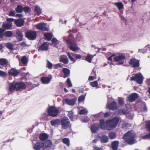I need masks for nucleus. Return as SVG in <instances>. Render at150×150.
<instances>
[{"instance_id": "f257e3e1", "label": "nucleus", "mask_w": 150, "mask_h": 150, "mask_svg": "<svg viewBox=\"0 0 150 150\" xmlns=\"http://www.w3.org/2000/svg\"><path fill=\"white\" fill-rule=\"evenodd\" d=\"M52 142L47 140L44 142H38L33 144V148L35 150H44L51 147Z\"/></svg>"}, {"instance_id": "f03ea898", "label": "nucleus", "mask_w": 150, "mask_h": 150, "mask_svg": "<svg viewBox=\"0 0 150 150\" xmlns=\"http://www.w3.org/2000/svg\"><path fill=\"white\" fill-rule=\"evenodd\" d=\"M123 138L129 144H132L136 142L134 139L135 134L133 131L127 132L124 135Z\"/></svg>"}, {"instance_id": "7ed1b4c3", "label": "nucleus", "mask_w": 150, "mask_h": 150, "mask_svg": "<svg viewBox=\"0 0 150 150\" xmlns=\"http://www.w3.org/2000/svg\"><path fill=\"white\" fill-rule=\"evenodd\" d=\"M119 120L118 117H115L112 119L108 120L106 122V129L111 130L117 126Z\"/></svg>"}, {"instance_id": "20e7f679", "label": "nucleus", "mask_w": 150, "mask_h": 150, "mask_svg": "<svg viewBox=\"0 0 150 150\" xmlns=\"http://www.w3.org/2000/svg\"><path fill=\"white\" fill-rule=\"evenodd\" d=\"M72 35L70 34L69 36V38L67 40V44L69 46V48L71 50L75 52L76 50H79V47L77 46L76 42L71 39V38H69L70 36H71Z\"/></svg>"}, {"instance_id": "39448f33", "label": "nucleus", "mask_w": 150, "mask_h": 150, "mask_svg": "<svg viewBox=\"0 0 150 150\" xmlns=\"http://www.w3.org/2000/svg\"><path fill=\"white\" fill-rule=\"evenodd\" d=\"M143 77L140 73H139L135 75L134 76L131 77V81H135L139 84L142 83L143 80Z\"/></svg>"}, {"instance_id": "423d86ee", "label": "nucleus", "mask_w": 150, "mask_h": 150, "mask_svg": "<svg viewBox=\"0 0 150 150\" xmlns=\"http://www.w3.org/2000/svg\"><path fill=\"white\" fill-rule=\"evenodd\" d=\"M60 123L62 127L64 129H67L71 127L70 122L68 118L66 117H65L62 119Z\"/></svg>"}, {"instance_id": "0eeeda50", "label": "nucleus", "mask_w": 150, "mask_h": 150, "mask_svg": "<svg viewBox=\"0 0 150 150\" xmlns=\"http://www.w3.org/2000/svg\"><path fill=\"white\" fill-rule=\"evenodd\" d=\"M47 112L49 116L55 117L58 114L59 110L57 108L51 106L48 109Z\"/></svg>"}, {"instance_id": "6e6552de", "label": "nucleus", "mask_w": 150, "mask_h": 150, "mask_svg": "<svg viewBox=\"0 0 150 150\" xmlns=\"http://www.w3.org/2000/svg\"><path fill=\"white\" fill-rule=\"evenodd\" d=\"M125 59V57L123 55H118L114 58V60L116 62H118L117 64H123Z\"/></svg>"}, {"instance_id": "1a4fd4ad", "label": "nucleus", "mask_w": 150, "mask_h": 150, "mask_svg": "<svg viewBox=\"0 0 150 150\" xmlns=\"http://www.w3.org/2000/svg\"><path fill=\"white\" fill-rule=\"evenodd\" d=\"M36 32L32 31L28 32L25 34L26 37L30 40L35 39L36 38Z\"/></svg>"}, {"instance_id": "9d476101", "label": "nucleus", "mask_w": 150, "mask_h": 150, "mask_svg": "<svg viewBox=\"0 0 150 150\" xmlns=\"http://www.w3.org/2000/svg\"><path fill=\"white\" fill-rule=\"evenodd\" d=\"M129 64L133 68L137 67L139 65V60L134 58L130 60Z\"/></svg>"}, {"instance_id": "9b49d317", "label": "nucleus", "mask_w": 150, "mask_h": 150, "mask_svg": "<svg viewBox=\"0 0 150 150\" xmlns=\"http://www.w3.org/2000/svg\"><path fill=\"white\" fill-rule=\"evenodd\" d=\"M37 28L43 31H48V29L46 27V24L44 23H41L35 25Z\"/></svg>"}, {"instance_id": "f8f14e48", "label": "nucleus", "mask_w": 150, "mask_h": 150, "mask_svg": "<svg viewBox=\"0 0 150 150\" xmlns=\"http://www.w3.org/2000/svg\"><path fill=\"white\" fill-rule=\"evenodd\" d=\"M52 78L51 75L47 77H43L41 78V81L42 83L45 84L49 83Z\"/></svg>"}, {"instance_id": "ddd939ff", "label": "nucleus", "mask_w": 150, "mask_h": 150, "mask_svg": "<svg viewBox=\"0 0 150 150\" xmlns=\"http://www.w3.org/2000/svg\"><path fill=\"white\" fill-rule=\"evenodd\" d=\"M76 98H73L70 99L68 98H66L64 101L66 103L71 106L74 105L76 102Z\"/></svg>"}, {"instance_id": "4468645a", "label": "nucleus", "mask_w": 150, "mask_h": 150, "mask_svg": "<svg viewBox=\"0 0 150 150\" xmlns=\"http://www.w3.org/2000/svg\"><path fill=\"white\" fill-rule=\"evenodd\" d=\"M59 61L65 64L69 63V60L67 56L65 55H61L59 57Z\"/></svg>"}, {"instance_id": "2eb2a0df", "label": "nucleus", "mask_w": 150, "mask_h": 150, "mask_svg": "<svg viewBox=\"0 0 150 150\" xmlns=\"http://www.w3.org/2000/svg\"><path fill=\"white\" fill-rule=\"evenodd\" d=\"M138 97V95L137 93H133L129 95L128 98V100L130 102H133Z\"/></svg>"}, {"instance_id": "dca6fc26", "label": "nucleus", "mask_w": 150, "mask_h": 150, "mask_svg": "<svg viewBox=\"0 0 150 150\" xmlns=\"http://www.w3.org/2000/svg\"><path fill=\"white\" fill-rule=\"evenodd\" d=\"M16 90H20L25 89L26 85L23 83L20 82L16 83Z\"/></svg>"}, {"instance_id": "f3484780", "label": "nucleus", "mask_w": 150, "mask_h": 150, "mask_svg": "<svg viewBox=\"0 0 150 150\" xmlns=\"http://www.w3.org/2000/svg\"><path fill=\"white\" fill-rule=\"evenodd\" d=\"M108 107L110 110H113L117 109V104L115 102L113 101L112 103L109 104L108 105Z\"/></svg>"}, {"instance_id": "a211bd4d", "label": "nucleus", "mask_w": 150, "mask_h": 150, "mask_svg": "<svg viewBox=\"0 0 150 150\" xmlns=\"http://www.w3.org/2000/svg\"><path fill=\"white\" fill-rule=\"evenodd\" d=\"M19 73V71L15 68L11 69L9 71V74L13 76H17Z\"/></svg>"}, {"instance_id": "6ab92c4d", "label": "nucleus", "mask_w": 150, "mask_h": 150, "mask_svg": "<svg viewBox=\"0 0 150 150\" xmlns=\"http://www.w3.org/2000/svg\"><path fill=\"white\" fill-rule=\"evenodd\" d=\"M48 45L47 42L44 43L39 48L38 50H45L48 49Z\"/></svg>"}, {"instance_id": "aec40b11", "label": "nucleus", "mask_w": 150, "mask_h": 150, "mask_svg": "<svg viewBox=\"0 0 150 150\" xmlns=\"http://www.w3.org/2000/svg\"><path fill=\"white\" fill-rule=\"evenodd\" d=\"M99 127V125L98 123L95 124L93 125L91 127V130L93 133L96 132Z\"/></svg>"}, {"instance_id": "412c9836", "label": "nucleus", "mask_w": 150, "mask_h": 150, "mask_svg": "<svg viewBox=\"0 0 150 150\" xmlns=\"http://www.w3.org/2000/svg\"><path fill=\"white\" fill-rule=\"evenodd\" d=\"M15 24L18 27H21L24 24V21L22 19H17L15 21Z\"/></svg>"}, {"instance_id": "4be33fe9", "label": "nucleus", "mask_w": 150, "mask_h": 150, "mask_svg": "<svg viewBox=\"0 0 150 150\" xmlns=\"http://www.w3.org/2000/svg\"><path fill=\"white\" fill-rule=\"evenodd\" d=\"M119 142L115 141L112 142L111 143L112 148L113 150H117L118 147Z\"/></svg>"}, {"instance_id": "5701e85b", "label": "nucleus", "mask_w": 150, "mask_h": 150, "mask_svg": "<svg viewBox=\"0 0 150 150\" xmlns=\"http://www.w3.org/2000/svg\"><path fill=\"white\" fill-rule=\"evenodd\" d=\"M62 71L64 74V77L66 78L69 76L70 71L69 69L67 68H64Z\"/></svg>"}, {"instance_id": "b1692460", "label": "nucleus", "mask_w": 150, "mask_h": 150, "mask_svg": "<svg viewBox=\"0 0 150 150\" xmlns=\"http://www.w3.org/2000/svg\"><path fill=\"white\" fill-rule=\"evenodd\" d=\"M101 142L103 143H106L108 141V138L107 136L105 135L102 136L100 137Z\"/></svg>"}, {"instance_id": "393cba45", "label": "nucleus", "mask_w": 150, "mask_h": 150, "mask_svg": "<svg viewBox=\"0 0 150 150\" xmlns=\"http://www.w3.org/2000/svg\"><path fill=\"white\" fill-rule=\"evenodd\" d=\"M7 60L4 58L0 59V65L4 66H7L8 65Z\"/></svg>"}, {"instance_id": "a878e982", "label": "nucleus", "mask_w": 150, "mask_h": 150, "mask_svg": "<svg viewBox=\"0 0 150 150\" xmlns=\"http://www.w3.org/2000/svg\"><path fill=\"white\" fill-rule=\"evenodd\" d=\"M34 10L35 13L38 15H39L42 13V9L38 6L35 7Z\"/></svg>"}, {"instance_id": "bb28decb", "label": "nucleus", "mask_w": 150, "mask_h": 150, "mask_svg": "<svg viewBox=\"0 0 150 150\" xmlns=\"http://www.w3.org/2000/svg\"><path fill=\"white\" fill-rule=\"evenodd\" d=\"M60 121L59 119H56L54 120L51 121L50 122L51 125L52 126H55L59 125Z\"/></svg>"}, {"instance_id": "cd10ccee", "label": "nucleus", "mask_w": 150, "mask_h": 150, "mask_svg": "<svg viewBox=\"0 0 150 150\" xmlns=\"http://www.w3.org/2000/svg\"><path fill=\"white\" fill-rule=\"evenodd\" d=\"M39 137L41 140L43 141L48 138V135L46 133H42L40 135Z\"/></svg>"}, {"instance_id": "c85d7f7f", "label": "nucleus", "mask_w": 150, "mask_h": 150, "mask_svg": "<svg viewBox=\"0 0 150 150\" xmlns=\"http://www.w3.org/2000/svg\"><path fill=\"white\" fill-rule=\"evenodd\" d=\"M114 4L115 6L119 10H120L123 8V4L121 2H118L114 3Z\"/></svg>"}, {"instance_id": "c756f323", "label": "nucleus", "mask_w": 150, "mask_h": 150, "mask_svg": "<svg viewBox=\"0 0 150 150\" xmlns=\"http://www.w3.org/2000/svg\"><path fill=\"white\" fill-rule=\"evenodd\" d=\"M12 26V24L10 23H4L3 24V28L5 29H8Z\"/></svg>"}, {"instance_id": "7c9ffc66", "label": "nucleus", "mask_w": 150, "mask_h": 150, "mask_svg": "<svg viewBox=\"0 0 150 150\" xmlns=\"http://www.w3.org/2000/svg\"><path fill=\"white\" fill-rule=\"evenodd\" d=\"M62 142L67 146H69L70 144V140L69 139L67 138H64L62 139Z\"/></svg>"}, {"instance_id": "2f4dec72", "label": "nucleus", "mask_w": 150, "mask_h": 150, "mask_svg": "<svg viewBox=\"0 0 150 150\" xmlns=\"http://www.w3.org/2000/svg\"><path fill=\"white\" fill-rule=\"evenodd\" d=\"M15 89H16V84H12L9 87V90L10 92H13Z\"/></svg>"}, {"instance_id": "473e14b6", "label": "nucleus", "mask_w": 150, "mask_h": 150, "mask_svg": "<svg viewBox=\"0 0 150 150\" xmlns=\"http://www.w3.org/2000/svg\"><path fill=\"white\" fill-rule=\"evenodd\" d=\"M44 36L48 40L50 41L53 37V35L49 33H47L44 34Z\"/></svg>"}, {"instance_id": "72a5a7b5", "label": "nucleus", "mask_w": 150, "mask_h": 150, "mask_svg": "<svg viewBox=\"0 0 150 150\" xmlns=\"http://www.w3.org/2000/svg\"><path fill=\"white\" fill-rule=\"evenodd\" d=\"M93 57V56L92 55L88 54L85 57V60L88 62H91Z\"/></svg>"}, {"instance_id": "f704fd0d", "label": "nucleus", "mask_w": 150, "mask_h": 150, "mask_svg": "<svg viewBox=\"0 0 150 150\" xmlns=\"http://www.w3.org/2000/svg\"><path fill=\"white\" fill-rule=\"evenodd\" d=\"M100 128L102 129H106V125H105V122L102 119L100 120Z\"/></svg>"}, {"instance_id": "c9c22d12", "label": "nucleus", "mask_w": 150, "mask_h": 150, "mask_svg": "<svg viewBox=\"0 0 150 150\" xmlns=\"http://www.w3.org/2000/svg\"><path fill=\"white\" fill-rule=\"evenodd\" d=\"M90 85L93 87H96V88H98V83L97 81H95L90 83Z\"/></svg>"}, {"instance_id": "e433bc0d", "label": "nucleus", "mask_w": 150, "mask_h": 150, "mask_svg": "<svg viewBox=\"0 0 150 150\" xmlns=\"http://www.w3.org/2000/svg\"><path fill=\"white\" fill-rule=\"evenodd\" d=\"M66 54L70 60L73 61L74 62H75L76 61V60L73 58L71 56V54L72 55L74 54L73 53H71V54L69 52H67Z\"/></svg>"}, {"instance_id": "4c0bfd02", "label": "nucleus", "mask_w": 150, "mask_h": 150, "mask_svg": "<svg viewBox=\"0 0 150 150\" xmlns=\"http://www.w3.org/2000/svg\"><path fill=\"white\" fill-rule=\"evenodd\" d=\"M23 7L20 5H18L15 9V11L18 13H21L23 11Z\"/></svg>"}, {"instance_id": "58836bf2", "label": "nucleus", "mask_w": 150, "mask_h": 150, "mask_svg": "<svg viewBox=\"0 0 150 150\" xmlns=\"http://www.w3.org/2000/svg\"><path fill=\"white\" fill-rule=\"evenodd\" d=\"M16 34L17 35L18 39L20 41H21L23 39V35L21 32L20 31H18Z\"/></svg>"}, {"instance_id": "ea45409f", "label": "nucleus", "mask_w": 150, "mask_h": 150, "mask_svg": "<svg viewBox=\"0 0 150 150\" xmlns=\"http://www.w3.org/2000/svg\"><path fill=\"white\" fill-rule=\"evenodd\" d=\"M28 61V58L25 56H23L21 60V62L24 64H26Z\"/></svg>"}, {"instance_id": "a19ab883", "label": "nucleus", "mask_w": 150, "mask_h": 150, "mask_svg": "<svg viewBox=\"0 0 150 150\" xmlns=\"http://www.w3.org/2000/svg\"><path fill=\"white\" fill-rule=\"evenodd\" d=\"M46 67L50 69H51L52 68V64L48 60H47Z\"/></svg>"}, {"instance_id": "79ce46f5", "label": "nucleus", "mask_w": 150, "mask_h": 150, "mask_svg": "<svg viewBox=\"0 0 150 150\" xmlns=\"http://www.w3.org/2000/svg\"><path fill=\"white\" fill-rule=\"evenodd\" d=\"M74 113L72 111H71L69 112V114L68 116L71 120V121H73L74 119Z\"/></svg>"}, {"instance_id": "37998d69", "label": "nucleus", "mask_w": 150, "mask_h": 150, "mask_svg": "<svg viewBox=\"0 0 150 150\" xmlns=\"http://www.w3.org/2000/svg\"><path fill=\"white\" fill-rule=\"evenodd\" d=\"M4 35L6 37H11L13 35V33L11 31H8L6 32Z\"/></svg>"}, {"instance_id": "c03bdc74", "label": "nucleus", "mask_w": 150, "mask_h": 150, "mask_svg": "<svg viewBox=\"0 0 150 150\" xmlns=\"http://www.w3.org/2000/svg\"><path fill=\"white\" fill-rule=\"evenodd\" d=\"M109 137L111 139H113L116 137V134L115 133L110 132L109 134Z\"/></svg>"}, {"instance_id": "a18cd8bd", "label": "nucleus", "mask_w": 150, "mask_h": 150, "mask_svg": "<svg viewBox=\"0 0 150 150\" xmlns=\"http://www.w3.org/2000/svg\"><path fill=\"white\" fill-rule=\"evenodd\" d=\"M85 96L86 95H81L79 97L78 99V102L80 103L83 101L85 99Z\"/></svg>"}, {"instance_id": "49530a36", "label": "nucleus", "mask_w": 150, "mask_h": 150, "mask_svg": "<svg viewBox=\"0 0 150 150\" xmlns=\"http://www.w3.org/2000/svg\"><path fill=\"white\" fill-rule=\"evenodd\" d=\"M13 44L11 43H8L6 44V47L9 49L12 50L13 49Z\"/></svg>"}, {"instance_id": "de8ad7c7", "label": "nucleus", "mask_w": 150, "mask_h": 150, "mask_svg": "<svg viewBox=\"0 0 150 150\" xmlns=\"http://www.w3.org/2000/svg\"><path fill=\"white\" fill-rule=\"evenodd\" d=\"M88 112V110L86 109L81 110L79 111V114L83 115Z\"/></svg>"}, {"instance_id": "09e8293b", "label": "nucleus", "mask_w": 150, "mask_h": 150, "mask_svg": "<svg viewBox=\"0 0 150 150\" xmlns=\"http://www.w3.org/2000/svg\"><path fill=\"white\" fill-rule=\"evenodd\" d=\"M118 103L120 105H122L124 103V99L123 98H119Z\"/></svg>"}, {"instance_id": "8fccbe9b", "label": "nucleus", "mask_w": 150, "mask_h": 150, "mask_svg": "<svg viewBox=\"0 0 150 150\" xmlns=\"http://www.w3.org/2000/svg\"><path fill=\"white\" fill-rule=\"evenodd\" d=\"M67 83L69 87H70L72 86V84L69 78L67 79Z\"/></svg>"}, {"instance_id": "3c124183", "label": "nucleus", "mask_w": 150, "mask_h": 150, "mask_svg": "<svg viewBox=\"0 0 150 150\" xmlns=\"http://www.w3.org/2000/svg\"><path fill=\"white\" fill-rule=\"evenodd\" d=\"M30 10V8L28 7H25L23 8V10L25 13H28Z\"/></svg>"}, {"instance_id": "603ef678", "label": "nucleus", "mask_w": 150, "mask_h": 150, "mask_svg": "<svg viewBox=\"0 0 150 150\" xmlns=\"http://www.w3.org/2000/svg\"><path fill=\"white\" fill-rule=\"evenodd\" d=\"M146 127L148 129L147 131L150 132V121H148L146 123Z\"/></svg>"}, {"instance_id": "864d4df0", "label": "nucleus", "mask_w": 150, "mask_h": 150, "mask_svg": "<svg viewBox=\"0 0 150 150\" xmlns=\"http://www.w3.org/2000/svg\"><path fill=\"white\" fill-rule=\"evenodd\" d=\"M6 75L7 74L5 72L0 70V76L3 77Z\"/></svg>"}, {"instance_id": "5fc2aeb1", "label": "nucleus", "mask_w": 150, "mask_h": 150, "mask_svg": "<svg viewBox=\"0 0 150 150\" xmlns=\"http://www.w3.org/2000/svg\"><path fill=\"white\" fill-rule=\"evenodd\" d=\"M15 14V12L14 11H11L8 14V15L10 16H14Z\"/></svg>"}, {"instance_id": "6e6d98bb", "label": "nucleus", "mask_w": 150, "mask_h": 150, "mask_svg": "<svg viewBox=\"0 0 150 150\" xmlns=\"http://www.w3.org/2000/svg\"><path fill=\"white\" fill-rule=\"evenodd\" d=\"M54 66L55 67L54 68L56 69L58 67H62L61 66V64L58 63L54 65Z\"/></svg>"}, {"instance_id": "4d7b16f0", "label": "nucleus", "mask_w": 150, "mask_h": 150, "mask_svg": "<svg viewBox=\"0 0 150 150\" xmlns=\"http://www.w3.org/2000/svg\"><path fill=\"white\" fill-rule=\"evenodd\" d=\"M146 49H139L138 52L139 53H144L146 52Z\"/></svg>"}, {"instance_id": "13d9d810", "label": "nucleus", "mask_w": 150, "mask_h": 150, "mask_svg": "<svg viewBox=\"0 0 150 150\" xmlns=\"http://www.w3.org/2000/svg\"><path fill=\"white\" fill-rule=\"evenodd\" d=\"M89 120V118L87 117H85L84 120H82V121L83 122H87Z\"/></svg>"}, {"instance_id": "bf43d9fd", "label": "nucleus", "mask_w": 150, "mask_h": 150, "mask_svg": "<svg viewBox=\"0 0 150 150\" xmlns=\"http://www.w3.org/2000/svg\"><path fill=\"white\" fill-rule=\"evenodd\" d=\"M93 150H100L102 149L101 148H100L98 146H95L93 147Z\"/></svg>"}, {"instance_id": "052dcab7", "label": "nucleus", "mask_w": 150, "mask_h": 150, "mask_svg": "<svg viewBox=\"0 0 150 150\" xmlns=\"http://www.w3.org/2000/svg\"><path fill=\"white\" fill-rule=\"evenodd\" d=\"M14 19L12 18H8L6 19V21L8 22H11L13 21Z\"/></svg>"}, {"instance_id": "680f3d73", "label": "nucleus", "mask_w": 150, "mask_h": 150, "mask_svg": "<svg viewBox=\"0 0 150 150\" xmlns=\"http://www.w3.org/2000/svg\"><path fill=\"white\" fill-rule=\"evenodd\" d=\"M110 115V113L108 112L105 113L104 115V117H108Z\"/></svg>"}, {"instance_id": "e2e57ef3", "label": "nucleus", "mask_w": 150, "mask_h": 150, "mask_svg": "<svg viewBox=\"0 0 150 150\" xmlns=\"http://www.w3.org/2000/svg\"><path fill=\"white\" fill-rule=\"evenodd\" d=\"M57 41V40L55 38H53L52 40V42L53 43H54Z\"/></svg>"}, {"instance_id": "0e129e2a", "label": "nucleus", "mask_w": 150, "mask_h": 150, "mask_svg": "<svg viewBox=\"0 0 150 150\" xmlns=\"http://www.w3.org/2000/svg\"><path fill=\"white\" fill-rule=\"evenodd\" d=\"M142 138L143 139H149L148 134L143 136Z\"/></svg>"}, {"instance_id": "69168bd1", "label": "nucleus", "mask_w": 150, "mask_h": 150, "mask_svg": "<svg viewBox=\"0 0 150 150\" xmlns=\"http://www.w3.org/2000/svg\"><path fill=\"white\" fill-rule=\"evenodd\" d=\"M81 57L82 56L80 54H77L76 57V59H80L81 58Z\"/></svg>"}, {"instance_id": "338daca9", "label": "nucleus", "mask_w": 150, "mask_h": 150, "mask_svg": "<svg viewBox=\"0 0 150 150\" xmlns=\"http://www.w3.org/2000/svg\"><path fill=\"white\" fill-rule=\"evenodd\" d=\"M16 17L21 18L23 16V15L21 14H17L16 15Z\"/></svg>"}, {"instance_id": "774afa93", "label": "nucleus", "mask_w": 150, "mask_h": 150, "mask_svg": "<svg viewBox=\"0 0 150 150\" xmlns=\"http://www.w3.org/2000/svg\"><path fill=\"white\" fill-rule=\"evenodd\" d=\"M94 78L93 76H90L88 78V80L89 81H92L93 80Z\"/></svg>"}]
</instances>
